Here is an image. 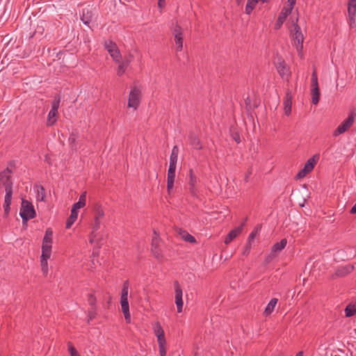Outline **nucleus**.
I'll return each instance as SVG.
<instances>
[{"instance_id":"8","label":"nucleus","mask_w":356,"mask_h":356,"mask_svg":"<svg viewBox=\"0 0 356 356\" xmlns=\"http://www.w3.org/2000/svg\"><path fill=\"white\" fill-rule=\"evenodd\" d=\"M175 304L177 307V312H181L183 308V300H182V289L177 282H175Z\"/></svg>"},{"instance_id":"42","label":"nucleus","mask_w":356,"mask_h":356,"mask_svg":"<svg viewBox=\"0 0 356 356\" xmlns=\"http://www.w3.org/2000/svg\"><path fill=\"white\" fill-rule=\"evenodd\" d=\"M59 104H60V99L58 98V99H54V102H52V106H51V109L50 111H58Z\"/></svg>"},{"instance_id":"52","label":"nucleus","mask_w":356,"mask_h":356,"mask_svg":"<svg viewBox=\"0 0 356 356\" xmlns=\"http://www.w3.org/2000/svg\"><path fill=\"white\" fill-rule=\"evenodd\" d=\"M236 3L240 5L243 3V0H236Z\"/></svg>"},{"instance_id":"9","label":"nucleus","mask_w":356,"mask_h":356,"mask_svg":"<svg viewBox=\"0 0 356 356\" xmlns=\"http://www.w3.org/2000/svg\"><path fill=\"white\" fill-rule=\"evenodd\" d=\"M348 23L351 27L356 25V2L348 1Z\"/></svg>"},{"instance_id":"41","label":"nucleus","mask_w":356,"mask_h":356,"mask_svg":"<svg viewBox=\"0 0 356 356\" xmlns=\"http://www.w3.org/2000/svg\"><path fill=\"white\" fill-rule=\"evenodd\" d=\"M51 250H42V254L40 259H48L50 258Z\"/></svg>"},{"instance_id":"53","label":"nucleus","mask_w":356,"mask_h":356,"mask_svg":"<svg viewBox=\"0 0 356 356\" xmlns=\"http://www.w3.org/2000/svg\"><path fill=\"white\" fill-rule=\"evenodd\" d=\"M353 266H350V267H348V272H350V271L353 270Z\"/></svg>"},{"instance_id":"3","label":"nucleus","mask_w":356,"mask_h":356,"mask_svg":"<svg viewBox=\"0 0 356 356\" xmlns=\"http://www.w3.org/2000/svg\"><path fill=\"white\" fill-rule=\"evenodd\" d=\"M320 155L318 154H314L310 158L305 164L303 169H302L296 175L298 179H302L305 177L308 173H309L314 168L315 165L319 160Z\"/></svg>"},{"instance_id":"12","label":"nucleus","mask_w":356,"mask_h":356,"mask_svg":"<svg viewBox=\"0 0 356 356\" xmlns=\"http://www.w3.org/2000/svg\"><path fill=\"white\" fill-rule=\"evenodd\" d=\"M291 10H290V8H283L277 22L275 24V29H280L283 24L284 22L286 20V17L291 13Z\"/></svg>"},{"instance_id":"55","label":"nucleus","mask_w":356,"mask_h":356,"mask_svg":"<svg viewBox=\"0 0 356 356\" xmlns=\"http://www.w3.org/2000/svg\"><path fill=\"white\" fill-rule=\"evenodd\" d=\"M349 1L356 2V0H349Z\"/></svg>"},{"instance_id":"19","label":"nucleus","mask_w":356,"mask_h":356,"mask_svg":"<svg viewBox=\"0 0 356 356\" xmlns=\"http://www.w3.org/2000/svg\"><path fill=\"white\" fill-rule=\"evenodd\" d=\"M179 149L177 146L172 148V153L170 157L169 168L176 169V164L177 161Z\"/></svg>"},{"instance_id":"22","label":"nucleus","mask_w":356,"mask_h":356,"mask_svg":"<svg viewBox=\"0 0 356 356\" xmlns=\"http://www.w3.org/2000/svg\"><path fill=\"white\" fill-rule=\"evenodd\" d=\"M12 193L8 189L7 194L5 195L3 209L5 215L7 216L10 211V205L11 204Z\"/></svg>"},{"instance_id":"15","label":"nucleus","mask_w":356,"mask_h":356,"mask_svg":"<svg viewBox=\"0 0 356 356\" xmlns=\"http://www.w3.org/2000/svg\"><path fill=\"white\" fill-rule=\"evenodd\" d=\"M153 329L155 335L157 337V341L159 342H163L166 341L164 334V331L161 325V324L159 322H155L153 325Z\"/></svg>"},{"instance_id":"28","label":"nucleus","mask_w":356,"mask_h":356,"mask_svg":"<svg viewBox=\"0 0 356 356\" xmlns=\"http://www.w3.org/2000/svg\"><path fill=\"white\" fill-rule=\"evenodd\" d=\"M196 182H197V179L195 177V176L193 175L192 170H191L190 171V181H189L190 188H189V190L192 194L195 193V186Z\"/></svg>"},{"instance_id":"10","label":"nucleus","mask_w":356,"mask_h":356,"mask_svg":"<svg viewBox=\"0 0 356 356\" xmlns=\"http://www.w3.org/2000/svg\"><path fill=\"white\" fill-rule=\"evenodd\" d=\"M173 35L175 36V41L176 49L177 51H181L183 48V36L181 28L176 25L173 29Z\"/></svg>"},{"instance_id":"36","label":"nucleus","mask_w":356,"mask_h":356,"mask_svg":"<svg viewBox=\"0 0 356 356\" xmlns=\"http://www.w3.org/2000/svg\"><path fill=\"white\" fill-rule=\"evenodd\" d=\"M85 205L86 203L79 200L78 202L73 204L71 211L78 212V209L83 208Z\"/></svg>"},{"instance_id":"30","label":"nucleus","mask_w":356,"mask_h":356,"mask_svg":"<svg viewBox=\"0 0 356 356\" xmlns=\"http://www.w3.org/2000/svg\"><path fill=\"white\" fill-rule=\"evenodd\" d=\"M78 217V212L71 211V215L66 222V227L70 228L76 221Z\"/></svg>"},{"instance_id":"17","label":"nucleus","mask_w":356,"mask_h":356,"mask_svg":"<svg viewBox=\"0 0 356 356\" xmlns=\"http://www.w3.org/2000/svg\"><path fill=\"white\" fill-rule=\"evenodd\" d=\"M277 70L282 78H287L289 76V70L283 60L279 59L277 63Z\"/></svg>"},{"instance_id":"26","label":"nucleus","mask_w":356,"mask_h":356,"mask_svg":"<svg viewBox=\"0 0 356 356\" xmlns=\"http://www.w3.org/2000/svg\"><path fill=\"white\" fill-rule=\"evenodd\" d=\"M259 3L258 0H247L245 12L247 15H250L252 10L255 8L257 4Z\"/></svg>"},{"instance_id":"49","label":"nucleus","mask_w":356,"mask_h":356,"mask_svg":"<svg viewBox=\"0 0 356 356\" xmlns=\"http://www.w3.org/2000/svg\"><path fill=\"white\" fill-rule=\"evenodd\" d=\"M95 230L93 229L92 232L90 234L89 236V242L90 243H92L94 241V238H95V234H94Z\"/></svg>"},{"instance_id":"31","label":"nucleus","mask_w":356,"mask_h":356,"mask_svg":"<svg viewBox=\"0 0 356 356\" xmlns=\"http://www.w3.org/2000/svg\"><path fill=\"white\" fill-rule=\"evenodd\" d=\"M128 64H129V60H124L118 65V70H117L118 75L121 76L124 74L127 67L128 66Z\"/></svg>"},{"instance_id":"32","label":"nucleus","mask_w":356,"mask_h":356,"mask_svg":"<svg viewBox=\"0 0 356 356\" xmlns=\"http://www.w3.org/2000/svg\"><path fill=\"white\" fill-rule=\"evenodd\" d=\"M179 234L181 237L186 241H188L191 243H193L195 241V238L193 236L188 234L187 232H186L185 231H182Z\"/></svg>"},{"instance_id":"54","label":"nucleus","mask_w":356,"mask_h":356,"mask_svg":"<svg viewBox=\"0 0 356 356\" xmlns=\"http://www.w3.org/2000/svg\"><path fill=\"white\" fill-rule=\"evenodd\" d=\"M155 241H156V239H153V243H152V245H153V246L156 245V244H155Z\"/></svg>"},{"instance_id":"6","label":"nucleus","mask_w":356,"mask_h":356,"mask_svg":"<svg viewBox=\"0 0 356 356\" xmlns=\"http://www.w3.org/2000/svg\"><path fill=\"white\" fill-rule=\"evenodd\" d=\"M94 211V225L92 229L97 230L100 226L101 219L104 216V211L99 203H95L93 205Z\"/></svg>"},{"instance_id":"13","label":"nucleus","mask_w":356,"mask_h":356,"mask_svg":"<svg viewBox=\"0 0 356 356\" xmlns=\"http://www.w3.org/2000/svg\"><path fill=\"white\" fill-rule=\"evenodd\" d=\"M105 47L111 56L116 61H118L120 54L116 44L112 42H106Z\"/></svg>"},{"instance_id":"11","label":"nucleus","mask_w":356,"mask_h":356,"mask_svg":"<svg viewBox=\"0 0 356 356\" xmlns=\"http://www.w3.org/2000/svg\"><path fill=\"white\" fill-rule=\"evenodd\" d=\"M52 235L53 232L51 229H47L43 238L42 250H51Z\"/></svg>"},{"instance_id":"50","label":"nucleus","mask_w":356,"mask_h":356,"mask_svg":"<svg viewBox=\"0 0 356 356\" xmlns=\"http://www.w3.org/2000/svg\"><path fill=\"white\" fill-rule=\"evenodd\" d=\"M351 213H356V203L354 204V206L352 207L350 210Z\"/></svg>"},{"instance_id":"16","label":"nucleus","mask_w":356,"mask_h":356,"mask_svg":"<svg viewBox=\"0 0 356 356\" xmlns=\"http://www.w3.org/2000/svg\"><path fill=\"white\" fill-rule=\"evenodd\" d=\"M175 170L176 169L168 168V170L167 189L168 194H170L174 186V181L175 178Z\"/></svg>"},{"instance_id":"29","label":"nucleus","mask_w":356,"mask_h":356,"mask_svg":"<svg viewBox=\"0 0 356 356\" xmlns=\"http://www.w3.org/2000/svg\"><path fill=\"white\" fill-rule=\"evenodd\" d=\"M286 240L285 238L282 239L280 243H275L273 247V252H278L281 251L286 245Z\"/></svg>"},{"instance_id":"18","label":"nucleus","mask_w":356,"mask_h":356,"mask_svg":"<svg viewBox=\"0 0 356 356\" xmlns=\"http://www.w3.org/2000/svg\"><path fill=\"white\" fill-rule=\"evenodd\" d=\"M93 16V10L92 8H86L83 9L81 20L84 24H88L92 20Z\"/></svg>"},{"instance_id":"4","label":"nucleus","mask_w":356,"mask_h":356,"mask_svg":"<svg viewBox=\"0 0 356 356\" xmlns=\"http://www.w3.org/2000/svg\"><path fill=\"white\" fill-rule=\"evenodd\" d=\"M140 90L136 87H133L128 97V107L136 110L140 104Z\"/></svg>"},{"instance_id":"2","label":"nucleus","mask_w":356,"mask_h":356,"mask_svg":"<svg viewBox=\"0 0 356 356\" xmlns=\"http://www.w3.org/2000/svg\"><path fill=\"white\" fill-rule=\"evenodd\" d=\"M19 214L24 222H26L36 216L33 204L26 200H22Z\"/></svg>"},{"instance_id":"7","label":"nucleus","mask_w":356,"mask_h":356,"mask_svg":"<svg viewBox=\"0 0 356 356\" xmlns=\"http://www.w3.org/2000/svg\"><path fill=\"white\" fill-rule=\"evenodd\" d=\"M10 171L8 168L3 171L0 174V188H4L6 194H7V190L8 189L12 193V181L10 177Z\"/></svg>"},{"instance_id":"38","label":"nucleus","mask_w":356,"mask_h":356,"mask_svg":"<svg viewBox=\"0 0 356 356\" xmlns=\"http://www.w3.org/2000/svg\"><path fill=\"white\" fill-rule=\"evenodd\" d=\"M311 81H312L311 87H318V79H317V75H316V71H314V72L312 73Z\"/></svg>"},{"instance_id":"40","label":"nucleus","mask_w":356,"mask_h":356,"mask_svg":"<svg viewBox=\"0 0 356 356\" xmlns=\"http://www.w3.org/2000/svg\"><path fill=\"white\" fill-rule=\"evenodd\" d=\"M191 144L196 149L202 148V145H201L200 140L198 138H193L191 140Z\"/></svg>"},{"instance_id":"27","label":"nucleus","mask_w":356,"mask_h":356,"mask_svg":"<svg viewBox=\"0 0 356 356\" xmlns=\"http://www.w3.org/2000/svg\"><path fill=\"white\" fill-rule=\"evenodd\" d=\"M35 191L37 193L36 199L38 201H44L45 200V191L43 186H36Z\"/></svg>"},{"instance_id":"35","label":"nucleus","mask_w":356,"mask_h":356,"mask_svg":"<svg viewBox=\"0 0 356 356\" xmlns=\"http://www.w3.org/2000/svg\"><path fill=\"white\" fill-rule=\"evenodd\" d=\"M346 316L350 317L356 313V309L353 306H348L345 309Z\"/></svg>"},{"instance_id":"37","label":"nucleus","mask_w":356,"mask_h":356,"mask_svg":"<svg viewBox=\"0 0 356 356\" xmlns=\"http://www.w3.org/2000/svg\"><path fill=\"white\" fill-rule=\"evenodd\" d=\"M166 341L163 342H159V353L161 356H165L166 355V350L165 348Z\"/></svg>"},{"instance_id":"33","label":"nucleus","mask_w":356,"mask_h":356,"mask_svg":"<svg viewBox=\"0 0 356 356\" xmlns=\"http://www.w3.org/2000/svg\"><path fill=\"white\" fill-rule=\"evenodd\" d=\"M260 229H261V225H258L257 227H255L254 231L252 232V233L250 234L248 239V242L249 243H252V241L254 240V238L259 234Z\"/></svg>"},{"instance_id":"34","label":"nucleus","mask_w":356,"mask_h":356,"mask_svg":"<svg viewBox=\"0 0 356 356\" xmlns=\"http://www.w3.org/2000/svg\"><path fill=\"white\" fill-rule=\"evenodd\" d=\"M48 259H40V265L42 268V272L44 275H47L48 273Z\"/></svg>"},{"instance_id":"47","label":"nucleus","mask_w":356,"mask_h":356,"mask_svg":"<svg viewBox=\"0 0 356 356\" xmlns=\"http://www.w3.org/2000/svg\"><path fill=\"white\" fill-rule=\"evenodd\" d=\"M80 201H82L84 203L86 204V192L84 191L79 197V200Z\"/></svg>"},{"instance_id":"51","label":"nucleus","mask_w":356,"mask_h":356,"mask_svg":"<svg viewBox=\"0 0 356 356\" xmlns=\"http://www.w3.org/2000/svg\"><path fill=\"white\" fill-rule=\"evenodd\" d=\"M302 355H303V352L300 351L299 353H298V354L296 356H302Z\"/></svg>"},{"instance_id":"1","label":"nucleus","mask_w":356,"mask_h":356,"mask_svg":"<svg viewBox=\"0 0 356 356\" xmlns=\"http://www.w3.org/2000/svg\"><path fill=\"white\" fill-rule=\"evenodd\" d=\"M298 16L291 19V26L289 27L290 36L291 38L292 44L296 47L298 54L300 58L303 57V42L304 35L300 27L298 24Z\"/></svg>"},{"instance_id":"39","label":"nucleus","mask_w":356,"mask_h":356,"mask_svg":"<svg viewBox=\"0 0 356 356\" xmlns=\"http://www.w3.org/2000/svg\"><path fill=\"white\" fill-rule=\"evenodd\" d=\"M68 350L71 356H79L75 348L70 343H68Z\"/></svg>"},{"instance_id":"43","label":"nucleus","mask_w":356,"mask_h":356,"mask_svg":"<svg viewBox=\"0 0 356 356\" xmlns=\"http://www.w3.org/2000/svg\"><path fill=\"white\" fill-rule=\"evenodd\" d=\"M251 244H252L251 243H249L248 242L247 245L245 246L243 251L242 252L243 255L247 256L249 254V253L250 252V249H251Z\"/></svg>"},{"instance_id":"5","label":"nucleus","mask_w":356,"mask_h":356,"mask_svg":"<svg viewBox=\"0 0 356 356\" xmlns=\"http://www.w3.org/2000/svg\"><path fill=\"white\" fill-rule=\"evenodd\" d=\"M355 121V114L351 113L348 118L344 120L336 129L334 132V136H337L340 134H343L347 130L350 129V127L353 124Z\"/></svg>"},{"instance_id":"14","label":"nucleus","mask_w":356,"mask_h":356,"mask_svg":"<svg viewBox=\"0 0 356 356\" xmlns=\"http://www.w3.org/2000/svg\"><path fill=\"white\" fill-rule=\"evenodd\" d=\"M120 303H121L122 310L124 314L125 320L127 321V322L130 323L131 316H130V313H129L128 297L121 296Z\"/></svg>"},{"instance_id":"44","label":"nucleus","mask_w":356,"mask_h":356,"mask_svg":"<svg viewBox=\"0 0 356 356\" xmlns=\"http://www.w3.org/2000/svg\"><path fill=\"white\" fill-rule=\"evenodd\" d=\"M121 296H122V297H128V284H127V282H126L124 284V285Z\"/></svg>"},{"instance_id":"45","label":"nucleus","mask_w":356,"mask_h":356,"mask_svg":"<svg viewBox=\"0 0 356 356\" xmlns=\"http://www.w3.org/2000/svg\"><path fill=\"white\" fill-rule=\"evenodd\" d=\"M296 0H288L287 1V6L284 7L285 8H290V10L292 11L293 8V6L295 5L296 3Z\"/></svg>"},{"instance_id":"24","label":"nucleus","mask_w":356,"mask_h":356,"mask_svg":"<svg viewBox=\"0 0 356 356\" xmlns=\"http://www.w3.org/2000/svg\"><path fill=\"white\" fill-rule=\"evenodd\" d=\"M58 113V111H50L48 117H47V126H52L54 125L56 122L57 121Z\"/></svg>"},{"instance_id":"23","label":"nucleus","mask_w":356,"mask_h":356,"mask_svg":"<svg viewBox=\"0 0 356 356\" xmlns=\"http://www.w3.org/2000/svg\"><path fill=\"white\" fill-rule=\"evenodd\" d=\"M278 300L277 298H273L270 300V301L267 305L265 310H264V315L268 316L270 315L274 310Z\"/></svg>"},{"instance_id":"46","label":"nucleus","mask_w":356,"mask_h":356,"mask_svg":"<svg viewBox=\"0 0 356 356\" xmlns=\"http://www.w3.org/2000/svg\"><path fill=\"white\" fill-rule=\"evenodd\" d=\"M96 301L95 297L92 294L88 296V302L90 305H95Z\"/></svg>"},{"instance_id":"48","label":"nucleus","mask_w":356,"mask_h":356,"mask_svg":"<svg viewBox=\"0 0 356 356\" xmlns=\"http://www.w3.org/2000/svg\"><path fill=\"white\" fill-rule=\"evenodd\" d=\"M165 0H158L159 8L162 9L165 7Z\"/></svg>"},{"instance_id":"20","label":"nucleus","mask_w":356,"mask_h":356,"mask_svg":"<svg viewBox=\"0 0 356 356\" xmlns=\"http://www.w3.org/2000/svg\"><path fill=\"white\" fill-rule=\"evenodd\" d=\"M242 232V227H237L233 230H232L226 238L225 239V243L226 244L229 243L232 240H234L238 235H239Z\"/></svg>"},{"instance_id":"21","label":"nucleus","mask_w":356,"mask_h":356,"mask_svg":"<svg viewBox=\"0 0 356 356\" xmlns=\"http://www.w3.org/2000/svg\"><path fill=\"white\" fill-rule=\"evenodd\" d=\"M292 97L287 93L284 102V111L286 115H289L291 111Z\"/></svg>"},{"instance_id":"25","label":"nucleus","mask_w":356,"mask_h":356,"mask_svg":"<svg viewBox=\"0 0 356 356\" xmlns=\"http://www.w3.org/2000/svg\"><path fill=\"white\" fill-rule=\"evenodd\" d=\"M312 102L314 104H317L320 98V92L318 87H312L311 88Z\"/></svg>"}]
</instances>
